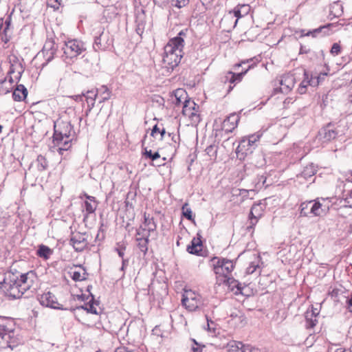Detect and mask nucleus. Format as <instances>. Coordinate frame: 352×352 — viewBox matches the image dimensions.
I'll use <instances>...</instances> for the list:
<instances>
[{
	"label": "nucleus",
	"instance_id": "obj_64",
	"mask_svg": "<svg viewBox=\"0 0 352 352\" xmlns=\"http://www.w3.org/2000/svg\"><path fill=\"white\" fill-rule=\"evenodd\" d=\"M240 191H241L240 195H242L243 197L248 196V194L250 192V190H245V189H242ZM250 191H253V190H250Z\"/></svg>",
	"mask_w": 352,
	"mask_h": 352
},
{
	"label": "nucleus",
	"instance_id": "obj_2",
	"mask_svg": "<svg viewBox=\"0 0 352 352\" xmlns=\"http://www.w3.org/2000/svg\"><path fill=\"white\" fill-rule=\"evenodd\" d=\"M234 269V265L232 261L228 259L219 260L214 266V272L217 274V283L220 286L225 285L226 286H240L238 280L230 276V273Z\"/></svg>",
	"mask_w": 352,
	"mask_h": 352
},
{
	"label": "nucleus",
	"instance_id": "obj_22",
	"mask_svg": "<svg viewBox=\"0 0 352 352\" xmlns=\"http://www.w3.org/2000/svg\"><path fill=\"white\" fill-rule=\"evenodd\" d=\"M250 11V6L248 4H240L236 6L232 11H230L229 14L233 13L234 16L236 18L234 22V26H236L239 19L246 16Z\"/></svg>",
	"mask_w": 352,
	"mask_h": 352
},
{
	"label": "nucleus",
	"instance_id": "obj_20",
	"mask_svg": "<svg viewBox=\"0 0 352 352\" xmlns=\"http://www.w3.org/2000/svg\"><path fill=\"white\" fill-rule=\"evenodd\" d=\"M56 49L57 47L53 40L48 39L45 41L43 47V53L47 61H50L54 58Z\"/></svg>",
	"mask_w": 352,
	"mask_h": 352
},
{
	"label": "nucleus",
	"instance_id": "obj_49",
	"mask_svg": "<svg viewBox=\"0 0 352 352\" xmlns=\"http://www.w3.org/2000/svg\"><path fill=\"white\" fill-rule=\"evenodd\" d=\"M340 52V45L337 43H333L331 49V54L333 56H338Z\"/></svg>",
	"mask_w": 352,
	"mask_h": 352
},
{
	"label": "nucleus",
	"instance_id": "obj_24",
	"mask_svg": "<svg viewBox=\"0 0 352 352\" xmlns=\"http://www.w3.org/2000/svg\"><path fill=\"white\" fill-rule=\"evenodd\" d=\"M82 97L85 98L86 102L87 103V109L86 111V115L91 111L95 104L96 98L97 97V93L94 90H91L87 91L86 94H83V96H76V99H82Z\"/></svg>",
	"mask_w": 352,
	"mask_h": 352
},
{
	"label": "nucleus",
	"instance_id": "obj_44",
	"mask_svg": "<svg viewBox=\"0 0 352 352\" xmlns=\"http://www.w3.org/2000/svg\"><path fill=\"white\" fill-rule=\"evenodd\" d=\"M183 215L188 220H191L192 219V214L191 209L188 207V204H185L182 206Z\"/></svg>",
	"mask_w": 352,
	"mask_h": 352
},
{
	"label": "nucleus",
	"instance_id": "obj_3",
	"mask_svg": "<svg viewBox=\"0 0 352 352\" xmlns=\"http://www.w3.org/2000/svg\"><path fill=\"white\" fill-rule=\"evenodd\" d=\"M180 41H168L164 47V52L163 56V67L166 68L168 71L173 70L180 63L183 56V49L177 47L180 44Z\"/></svg>",
	"mask_w": 352,
	"mask_h": 352
},
{
	"label": "nucleus",
	"instance_id": "obj_47",
	"mask_svg": "<svg viewBox=\"0 0 352 352\" xmlns=\"http://www.w3.org/2000/svg\"><path fill=\"white\" fill-rule=\"evenodd\" d=\"M324 27H320L319 28L314 29L312 31H309L306 33H305V30H302V36H311L313 37H316L318 34L321 32L322 29H323Z\"/></svg>",
	"mask_w": 352,
	"mask_h": 352
},
{
	"label": "nucleus",
	"instance_id": "obj_1",
	"mask_svg": "<svg viewBox=\"0 0 352 352\" xmlns=\"http://www.w3.org/2000/svg\"><path fill=\"white\" fill-rule=\"evenodd\" d=\"M73 127L67 121L57 120L54 123V142L60 151H67L71 146V137L74 133Z\"/></svg>",
	"mask_w": 352,
	"mask_h": 352
},
{
	"label": "nucleus",
	"instance_id": "obj_57",
	"mask_svg": "<svg viewBox=\"0 0 352 352\" xmlns=\"http://www.w3.org/2000/svg\"><path fill=\"white\" fill-rule=\"evenodd\" d=\"M207 322L208 330L210 331H214V323L212 320H209L208 318Z\"/></svg>",
	"mask_w": 352,
	"mask_h": 352
},
{
	"label": "nucleus",
	"instance_id": "obj_52",
	"mask_svg": "<svg viewBox=\"0 0 352 352\" xmlns=\"http://www.w3.org/2000/svg\"><path fill=\"white\" fill-rule=\"evenodd\" d=\"M241 292V296L243 298L244 297H249L254 294L253 289L251 287H250V289H243V291Z\"/></svg>",
	"mask_w": 352,
	"mask_h": 352
},
{
	"label": "nucleus",
	"instance_id": "obj_60",
	"mask_svg": "<svg viewBox=\"0 0 352 352\" xmlns=\"http://www.w3.org/2000/svg\"><path fill=\"white\" fill-rule=\"evenodd\" d=\"M144 228H140L138 230H137V235L139 236L138 237H142L143 234H147L146 230H143Z\"/></svg>",
	"mask_w": 352,
	"mask_h": 352
},
{
	"label": "nucleus",
	"instance_id": "obj_18",
	"mask_svg": "<svg viewBox=\"0 0 352 352\" xmlns=\"http://www.w3.org/2000/svg\"><path fill=\"white\" fill-rule=\"evenodd\" d=\"M329 209V206H324L318 200L312 201L310 207V214L314 217H320L324 214Z\"/></svg>",
	"mask_w": 352,
	"mask_h": 352
},
{
	"label": "nucleus",
	"instance_id": "obj_46",
	"mask_svg": "<svg viewBox=\"0 0 352 352\" xmlns=\"http://www.w3.org/2000/svg\"><path fill=\"white\" fill-rule=\"evenodd\" d=\"M171 3L173 6L182 8L188 4L189 0H171Z\"/></svg>",
	"mask_w": 352,
	"mask_h": 352
},
{
	"label": "nucleus",
	"instance_id": "obj_51",
	"mask_svg": "<svg viewBox=\"0 0 352 352\" xmlns=\"http://www.w3.org/2000/svg\"><path fill=\"white\" fill-rule=\"evenodd\" d=\"M155 5L161 8H164L168 5L170 0H153Z\"/></svg>",
	"mask_w": 352,
	"mask_h": 352
},
{
	"label": "nucleus",
	"instance_id": "obj_33",
	"mask_svg": "<svg viewBox=\"0 0 352 352\" xmlns=\"http://www.w3.org/2000/svg\"><path fill=\"white\" fill-rule=\"evenodd\" d=\"M10 333H12V331H10L5 324V318L0 317V338L4 340L8 335V338H10Z\"/></svg>",
	"mask_w": 352,
	"mask_h": 352
},
{
	"label": "nucleus",
	"instance_id": "obj_25",
	"mask_svg": "<svg viewBox=\"0 0 352 352\" xmlns=\"http://www.w3.org/2000/svg\"><path fill=\"white\" fill-rule=\"evenodd\" d=\"M144 228L143 230H146L147 235L151 234V232H154L156 230L157 225L154 221V218L150 217L149 214H146V213L144 214Z\"/></svg>",
	"mask_w": 352,
	"mask_h": 352
},
{
	"label": "nucleus",
	"instance_id": "obj_34",
	"mask_svg": "<svg viewBox=\"0 0 352 352\" xmlns=\"http://www.w3.org/2000/svg\"><path fill=\"white\" fill-rule=\"evenodd\" d=\"M175 104H179L182 103L184 104V101L186 99V93L182 89H178L175 92Z\"/></svg>",
	"mask_w": 352,
	"mask_h": 352
},
{
	"label": "nucleus",
	"instance_id": "obj_13",
	"mask_svg": "<svg viewBox=\"0 0 352 352\" xmlns=\"http://www.w3.org/2000/svg\"><path fill=\"white\" fill-rule=\"evenodd\" d=\"M11 17L8 16L6 19H0V39L7 43L10 38Z\"/></svg>",
	"mask_w": 352,
	"mask_h": 352
},
{
	"label": "nucleus",
	"instance_id": "obj_32",
	"mask_svg": "<svg viewBox=\"0 0 352 352\" xmlns=\"http://www.w3.org/2000/svg\"><path fill=\"white\" fill-rule=\"evenodd\" d=\"M52 253V250L45 245H40L37 250V255L45 260H47Z\"/></svg>",
	"mask_w": 352,
	"mask_h": 352
},
{
	"label": "nucleus",
	"instance_id": "obj_41",
	"mask_svg": "<svg viewBox=\"0 0 352 352\" xmlns=\"http://www.w3.org/2000/svg\"><path fill=\"white\" fill-rule=\"evenodd\" d=\"M239 350L241 352H261L258 348H255L250 344H244L242 342Z\"/></svg>",
	"mask_w": 352,
	"mask_h": 352
},
{
	"label": "nucleus",
	"instance_id": "obj_10",
	"mask_svg": "<svg viewBox=\"0 0 352 352\" xmlns=\"http://www.w3.org/2000/svg\"><path fill=\"white\" fill-rule=\"evenodd\" d=\"M10 65L8 75L9 76L10 82L12 83L14 80L20 79L23 70L16 57H13V60L10 59Z\"/></svg>",
	"mask_w": 352,
	"mask_h": 352
},
{
	"label": "nucleus",
	"instance_id": "obj_37",
	"mask_svg": "<svg viewBox=\"0 0 352 352\" xmlns=\"http://www.w3.org/2000/svg\"><path fill=\"white\" fill-rule=\"evenodd\" d=\"M37 168L39 170L42 171L47 168L48 164L45 157L39 155L36 159Z\"/></svg>",
	"mask_w": 352,
	"mask_h": 352
},
{
	"label": "nucleus",
	"instance_id": "obj_8",
	"mask_svg": "<svg viewBox=\"0 0 352 352\" xmlns=\"http://www.w3.org/2000/svg\"><path fill=\"white\" fill-rule=\"evenodd\" d=\"M98 34V36H95L93 44L95 51L104 50L110 45L109 34L104 32L103 28L100 29Z\"/></svg>",
	"mask_w": 352,
	"mask_h": 352
},
{
	"label": "nucleus",
	"instance_id": "obj_5",
	"mask_svg": "<svg viewBox=\"0 0 352 352\" xmlns=\"http://www.w3.org/2000/svg\"><path fill=\"white\" fill-rule=\"evenodd\" d=\"M63 50L65 58L72 59L80 55L85 50V47L81 41L72 39L65 42Z\"/></svg>",
	"mask_w": 352,
	"mask_h": 352
},
{
	"label": "nucleus",
	"instance_id": "obj_4",
	"mask_svg": "<svg viewBox=\"0 0 352 352\" xmlns=\"http://www.w3.org/2000/svg\"><path fill=\"white\" fill-rule=\"evenodd\" d=\"M262 135L263 132L259 131L254 134L243 138L236 148L237 152H241L245 155L252 153L257 147Z\"/></svg>",
	"mask_w": 352,
	"mask_h": 352
},
{
	"label": "nucleus",
	"instance_id": "obj_9",
	"mask_svg": "<svg viewBox=\"0 0 352 352\" xmlns=\"http://www.w3.org/2000/svg\"><path fill=\"white\" fill-rule=\"evenodd\" d=\"M88 235L86 233L74 234L70 239V244L76 252L82 251L87 245Z\"/></svg>",
	"mask_w": 352,
	"mask_h": 352
},
{
	"label": "nucleus",
	"instance_id": "obj_50",
	"mask_svg": "<svg viewBox=\"0 0 352 352\" xmlns=\"http://www.w3.org/2000/svg\"><path fill=\"white\" fill-rule=\"evenodd\" d=\"M344 202L349 207L352 208V190L346 195Z\"/></svg>",
	"mask_w": 352,
	"mask_h": 352
},
{
	"label": "nucleus",
	"instance_id": "obj_43",
	"mask_svg": "<svg viewBox=\"0 0 352 352\" xmlns=\"http://www.w3.org/2000/svg\"><path fill=\"white\" fill-rule=\"evenodd\" d=\"M2 73V69L0 67V75ZM6 83V78H0V94H6L9 91V87H4V85Z\"/></svg>",
	"mask_w": 352,
	"mask_h": 352
},
{
	"label": "nucleus",
	"instance_id": "obj_12",
	"mask_svg": "<svg viewBox=\"0 0 352 352\" xmlns=\"http://www.w3.org/2000/svg\"><path fill=\"white\" fill-rule=\"evenodd\" d=\"M3 289L4 295L9 300L18 299L22 297L30 287H0Z\"/></svg>",
	"mask_w": 352,
	"mask_h": 352
},
{
	"label": "nucleus",
	"instance_id": "obj_14",
	"mask_svg": "<svg viewBox=\"0 0 352 352\" xmlns=\"http://www.w3.org/2000/svg\"><path fill=\"white\" fill-rule=\"evenodd\" d=\"M201 236L198 233L197 237H194L191 243L187 247V252L191 254L195 255H201V252L202 251V241H201Z\"/></svg>",
	"mask_w": 352,
	"mask_h": 352
},
{
	"label": "nucleus",
	"instance_id": "obj_7",
	"mask_svg": "<svg viewBox=\"0 0 352 352\" xmlns=\"http://www.w3.org/2000/svg\"><path fill=\"white\" fill-rule=\"evenodd\" d=\"M199 107L195 102L190 99L184 101L182 107V113L186 117H188L191 124H197L200 122V117L198 113Z\"/></svg>",
	"mask_w": 352,
	"mask_h": 352
},
{
	"label": "nucleus",
	"instance_id": "obj_56",
	"mask_svg": "<svg viewBox=\"0 0 352 352\" xmlns=\"http://www.w3.org/2000/svg\"><path fill=\"white\" fill-rule=\"evenodd\" d=\"M304 76H305V78L300 82V85H302V87H305L307 88L309 85V76L306 72L304 73Z\"/></svg>",
	"mask_w": 352,
	"mask_h": 352
},
{
	"label": "nucleus",
	"instance_id": "obj_30",
	"mask_svg": "<svg viewBox=\"0 0 352 352\" xmlns=\"http://www.w3.org/2000/svg\"><path fill=\"white\" fill-rule=\"evenodd\" d=\"M148 237L149 235L143 234L142 237L136 238L138 247L144 254H146L148 250Z\"/></svg>",
	"mask_w": 352,
	"mask_h": 352
},
{
	"label": "nucleus",
	"instance_id": "obj_53",
	"mask_svg": "<svg viewBox=\"0 0 352 352\" xmlns=\"http://www.w3.org/2000/svg\"><path fill=\"white\" fill-rule=\"evenodd\" d=\"M319 79H320V77H318H318L311 76L310 78H309V85L312 86V87H316V86L318 85Z\"/></svg>",
	"mask_w": 352,
	"mask_h": 352
},
{
	"label": "nucleus",
	"instance_id": "obj_23",
	"mask_svg": "<svg viewBox=\"0 0 352 352\" xmlns=\"http://www.w3.org/2000/svg\"><path fill=\"white\" fill-rule=\"evenodd\" d=\"M254 259L252 261L250 265L246 268L245 274L247 275H254L257 276L261 273V258L258 255L254 254Z\"/></svg>",
	"mask_w": 352,
	"mask_h": 352
},
{
	"label": "nucleus",
	"instance_id": "obj_59",
	"mask_svg": "<svg viewBox=\"0 0 352 352\" xmlns=\"http://www.w3.org/2000/svg\"><path fill=\"white\" fill-rule=\"evenodd\" d=\"M160 129L158 127V126L157 124H155L153 127V129L151 131V135L154 137L155 135L157 133H159L160 131Z\"/></svg>",
	"mask_w": 352,
	"mask_h": 352
},
{
	"label": "nucleus",
	"instance_id": "obj_6",
	"mask_svg": "<svg viewBox=\"0 0 352 352\" xmlns=\"http://www.w3.org/2000/svg\"><path fill=\"white\" fill-rule=\"evenodd\" d=\"M200 296L191 289L184 287L182 303L189 311L196 309L199 306Z\"/></svg>",
	"mask_w": 352,
	"mask_h": 352
},
{
	"label": "nucleus",
	"instance_id": "obj_61",
	"mask_svg": "<svg viewBox=\"0 0 352 352\" xmlns=\"http://www.w3.org/2000/svg\"><path fill=\"white\" fill-rule=\"evenodd\" d=\"M124 248H116V251L119 255V256L123 258L124 255Z\"/></svg>",
	"mask_w": 352,
	"mask_h": 352
},
{
	"label": "nucleus",
	"instance_id": "obj_28",
	"mask_svg": "<svg viewBox=\"0 0 352 352\" xmlns=\"http://www.w3.org/2000/svg\"><path fill=\"white\" fill-rule=\"evenodd\" d=\"M250 67L251 66H249L245 71L237 74L232 72H228L225 76L226 81H229L230 83H235L241 81L243 76L247 73L248 70Z\"/></svg>",
	"mask_w": 352,
	"mask_h": 352
},
{
	"label": "nucleus",
	"instance_id": "obj_27",
	"mask_svg": "<svg viewBox=\"0 0 352 352\" xmlns=\"http://www.w3.org/2000/svg\"><path fill=\"white\" fill-rule=\"evenodd\" d=\"M28 90L23 85H18L12 94V98L15 101H22L26 98Z\"/></svg>",
	"mask_w": 352,
	"mask_h": 352
},
{
	"label": "nucleus",
	"instance_id": "obj_62",
	"mask_svg": "<svg viewBox=\"0 0 352 352\" xmlns=\"http://www.w3.org/2000/svg\"><path fill=\"white\" fill-rule=\"evenodd\" d=\"M115 352H130L124 346L118 347L116 349Z\"/></svg>",
	"mask_w": 352,
	"mask_h": 352
},
{
	"label": "nucleus",
	"instance_id": "obj_16",
	"mask_svg": "<svg viewBox=\"0 0 352 352\" xmlns=\"http://www.w3.org/2000/svg\"><path fill=\"white\" fill-rule=\"evenodd\" d=\"M294 77L292 75H285L280 80V91L284 94L288 93L294 86Z\"/></svg>",
	"mask_w": 352,
	"mask_h": 352
},
{
	"label": "nucleus",
	"instance_id": "obj_31",
	"mask_svg": "<svg viewBox=\"0 0 352 352\" xmlns=\"http://www.w3.org/2000/svg\"><path fill=\"white\" fill-rule=\"evenodd\" d=\"M95 91L97 93V96L99 95L100 97L101 98L100 102H103L106 100H108L111 97V91L105 85L101 86L99 89H97Z\"/></svg>",
	"mask_w": 352,
	"mask_h": 352
},
{
	"label": "nucleus",
	"instance_id": "obj_48",
	"mask_svg": "<svg viewBox=\"0 0 352 352\" xmlns=\"http://www.w3.org/2000/svg\"><path fill=\"white\" fill-rule=\"evenodd\" d=\"M85 273L81 274L80 272L74 271L72 274V278L75 281H80L85 278Z\"/></svg>",
	"mask_w": 352,
	"mask_h": 352
},
{
	"label": "nucleus",
	"instance_id": "obj_35",
	"mask_svg": "<svg viewBox=\"0 0 352 352\" xmlns=\"http://www.w3.org/2000/svg\"><path fill=\"white\" fill-rule=\"evenodd\" d=\"M187 32H188L187 29L181 30L177 36L171 38L169 41H175H175H180V42H179L180 44L179 45L177 44V47L183 49L184 43V37H186Z\"/></svg>",
	"mask_w": 352,
	"mask_h": 352
},
{
	"label": "nucleus",
	"instance_id": "obj_54",
	"mask_svg": "<svg viewBox=\"0 0 352 352\" xmlns=\"http://www.w3.org/2000/svg\"><path fill=\"white\" fill-rule=\"evenodd\" d=\"M206 152L210 156H213L215 155L217 151L214 146L210 145L206 148Z\"/></svg>",
	"mask_w": 352,
	"mask_h": 352
},
{
	"label": "nucleus",
	"instance_id": "obj_21",
	"mask_svg": "<svg viewBox=\"0 0 352 352\" xmlns=\"http://www.w3.org/2000/svg\"><path fill=\"white\" fill-rule=\"evenodd\" d=\"M264 208L262 206V204L261 202L255 204L252 206L250 212V220L252 226L256 224L258 218L262 215V212Z\"/></svg>",
	"mask_w": 352,
	"mask_h": 352
},
{
	"label": "nucleus",
	"instance_id": "obj_42",
	"mask_svg": "<svg viewBox=\"0 0 352 352\" xmlns=\"http://www.w3.org/2000/svg\"><path fill=\"white\" fill-rule=\"evenodd\" d=\"M241 342L239 341H231L228 344L229 351L232 352L237 351L240 349Z\"/></svg>",
	"mask_w": 352,
	"mask_h": 352
},
{
	"label": "nucleus",
	"instance_id": "obj_19",
	"mask_svg": "<svg viewBox=\"0 0 352 352\" xmlns=\"http://www.w3.org/2000/svg\"><path fill=\"white\" fill-rule=\"evenodd\" d=\"M240 117L238 114H230L223 123V127L226 131L232 132L238 125Z\"/></svg>",
	"mask_w": 352,
	"mask_h": 352
},
{
	"label": "nucleus",
	"instance_id": "obj_11",
	"mask_svg": "<svg viewBox=\"0 0 352 352\" xmlns=\"http://www.w3.org/2000/svg\"><path fill=\"white\" fill-rule=\"evenodd\" d=\"M40 303L45 307H49L53 309H61L59 307V303L57 301L56 296L51 292H48L41 295L38 298Z\"/></svg>",
	"mask_w": 352,
	"mask_h": 352
},
{
	"label": "nucleus",
	"instance_id": "obj_63",
	"mask_svg": "<svg viewBox=\"0 0 352 352\" xmlns=\"http://www.w3.org/2000/svg\"><path fill=\"white\" fill-rule=\"evenodd\" d=\"M298 91L300 94H303L306 92L307 88L300 85Z\"/></svg>",
	"mask_w": 352,
	"mask_h": 352
},
{
	"label": "nucleus",
	"instance_id": "obj_40",
	"mask_svg": "<svg viewBox=\"0 0 352 352\" xmlns=\"http://www.w3.org/2000/svg\"><path fill=\"white\" fill-rule=\"evenodd\" d=\"M144 155L146 157L149 158L152 161H154L158 158H160V155L158 152H155L154 153H152L151 150H148L147 148H144V151L143 153Z\"/></svg>",
	"mask_w": 352,
	"mask_h": 352
},
{
	"label": "nucleus",
	"instance_id": "obj_29",
	"mask_svg": "<svg viewBox=\"0 0 352 352\" xmlns=\"http://www.w3.org/2000/svg\"><path fill=\"white\" fill-rule=\"evenodd\" d=\"M316 168L314 166V164H310L307 166H306L303 170L301 172L300 175H298V177H303L305 179H307L309 178H311L316 173Z\"/></svg>",
	"mask_w": 352,
	"mask_h": 352
},
{
	"label": "nucleus",
	"instance_id": "obj_15",
	"mask_svg": "<svg viewBox=\"0 0 352 352\" xmlns=\"http://www.w3.org/2000/svg\"><path fill=\"white\" fill-rule=\"evenodd\" d=\"M338 133V131L329 124L320 131L319 135L323 141L328 142L334 140Z\"/></svg>",
	"mask_w": 352,
	"mask_h": 352
},
{
	"label": "nucleus",
	"instance_id": "obj_36",
	"mask_svg": "<svg viewBox=\"0 0 352 352\" xmlns=\"http://www.w3.org/2000/svg\"><path fill=\"white\" fill-rule=\"evenodd\" d=\"M312 201H309L307 202H303L300 205V214L302 217H308L310 215V207Z\"/></svg>",
	"mask_w": 352,
	"mask_h": 352
},
{
	"label": "nucleus",
	"instance_id": "obj_26",
	"mask_svg": "<svg viewBox=\"0 0 352 352\" xmlns=\"http://www.w3.org/2000/svg\"><path fill=\"white\" fill-rule=\"evenodd\" d=\"M37 280L36 274L33 271H30L25 274H22L20 276V283L16 286H21V284H27L28 286L34 285Z\"/></svg>",
	"mask_w": 352,
	"mask_h": 352
},
{
	"label": "nucleus",
	"instance_id": "obj_58",
	"mask_svg": "<svg viewBox=\"0 0 352 352\" xmlns=\"http://www.w3.org/2000/svg\"><path fill=\"white\" fill-rule=\"evenodd\" d=\"M193 342L195 343V345L196 346H192V352H201V349L199 346V344H197V342H195V340H193Z\"/></svg>",
	"mask_w": 352,
	"mask_h": 352
},
{
	"label": "nucleus",
	"instance_id": "obj_39",
	"mask_svg": "<svg viewBox=\"0 0 352 352\" xmlns=\"http://www.w3.org/2000/svg\"><path fill=\"white\" fill-rule=\"evenodd\" d=\"M85 208L87 214H91L95 212L97 208V202H89V201H85Z\"/></svg>",
	"mask_w": 352,
	"mask_h": 352
},
{
	"label": "nucleus",
	"instance_id": "obj_38",
	"mask_svg": "<svg viewBox=\"0 0 352 352\" xmlns=\"http://www.w3.org/2000/svg\"><path fill=\"white\" fill-rule=\"evenodd\" d=\"M230 292H232L236 299L238 301H242L243 300V297L241 296V291H243V289H250V287H230Z\"/></svg>",
	"mask_w": 352,
	"mask_h": 352
},
{
	"label": "nucleus",
	"instance_id": "obj_55",
	"mask_svg": "<svg viewBox=\"0 0 352 352\" xmlns=\"http://www.w3.org/2000/svg\"><path fill=\"white\" fill-rule=\"evenodd\" d=\"M85 309L91 314H97V309L94 306L93 304H89L86 305Z\"/></svg>",
	"mask_w": 352,
	"mask_h": 352
},
{
	"label": "nucleus",
	"instance_id": "obj_17",
	"mask_svg": "<svg viewBox=\"0 0 352 352\" xmlns=\"http://www.w3.org/2000/svg\"><path fill=\"white\" fill-rule=\"evenodd\" d=\"M318 314L319 311L317 308L311 307V310L307 311L305 314V327L307 329L313 328L318 323L317 316Z\"/></svg>",
	"mask_w": 352,
	"mask_h": 352
},
{
	"label": "nucleus",
	"instance_id": "obj_45",
	"mask_svg": "<svg viewBox=\"0 0 352 352\" xmlns=\"http://www.w3.org/2000/svg\"><path fill=\"white\" fill-rule=\"evenodd\" d=\"M266 177L263 175H258L255 182V186L257 188H261L266 182Z\"/></svg>",
	"mask_w": 352,
	"mask_h": 352
}]
</instances>
